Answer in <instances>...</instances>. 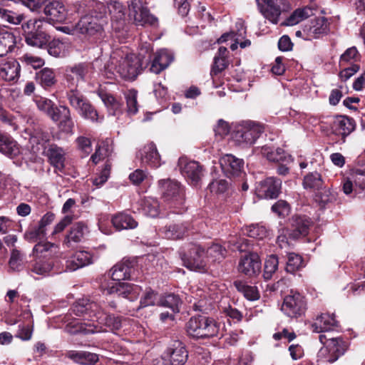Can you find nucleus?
I'll return each instance as SVG.
<instances>
[{
  "label": "nucleus",
  "mask_w": 365,
  "mask_h": 365,
  "mask_svg": "<svg viewBox=\"0 0 365 365\" xmlns=\"http://www.w3.org/2000/svg\"><path fill=\"white\" fill-rule=\"evenodd\" d=\"M73 312L78 317L83 316V321L74 320L68 323L65 329L71 334H85L104 332L108 330L115 331L121 327L119 317L107 314L96 302L88 299H81L72 307Z\"/></svg>",
  "instance_id": "f257e3e1"
},
{
  "label": "nucleus",
  "mask_w": 365,
  "mask_h": 365,
  "mask_svg": "<svg viewBox=\"0 0 365 365\" xmlns=\"http://www.w3.org/2000/svg\"><path fill=\"white\" fill-rule=\"evenodd\" d=\"M133 260L123 259L114 265L110 270L111 279H105L101 282V288L104 294H116L118 297L128 299L130 301L136 298L138 290L137 286L128 283L120 282L122 280L133 279Z\"/></svg>",
  "instance_id": "f03ea898"
},
{
  "label": "nucleus",
  "mask_w": 365,
  "mask_h": 365,
  "mask_svg": "<svg viewBox=\"0 0 365 365\" xmlns=\"http://www.w3.org/2000/svg\"><path fill=\"white\" fill-rule=\"evenodd\" d=\"M88 73V66L79 63L66 69V80L69 89L68 98L71 105L81 114H92L96 112L94 108L87 101L77 88L84 83Z\"/></svg>",
  "instance_id": "7ed1b4c3"
},
{
  "label": "nucleus",
  "mask_w": 365,
  "mask_h": 365,
  "mask_svg": "<svg viewBox=\"0 0 365 365\" xmlns=\"http://www.w3.org/2000/svg\"><path fill=\"white\" fill-rule=\"evenodd\" d=\"M186 331L196 339L221 338L226 331L225 323L204 315L192 317L186 324Z\"/></svg>",
  "instance_id": "20e7f679"
},
{
  "label": "nucleus",
  "mask_w": 365,
  "mask_h": 365,
  "mask_svg": "<svg viewBox=\"0 0 365 365\" xmlns=\"http://www.w3.org/2000/svg\"><path fill=\"white\" fill-rule=\"evenodd\" d=\"M111 63L114 69L125 79L134 80L141 66L135 54L130 53L127 48L116 49L111 55Z\"/></svg>",
  "instance_id": "39448f33"
},
{
  "label": "nucleus",
  "mask_w": 365,
  "mask_h": 365,
  "mask_svg": "<svg viewBox=\"0 0 365 365\" xmlns=\"http://www.w3.org/2000/svg\"><path fill=\"white\" fill-rule=\"evenodd\" d=\"M44 17L33 18L21 24L22 34L29 46L43 48L50 41V36L46 31Z\"/></svg>",
  "instance_id": "423d86ee"
},
{
  "label": "nucleus",
  "mask_w": 365,
  "mask_h": 365,
  "mask_svg": "<svg viewBox=\"0 0 365 365\" xmlns=\"http://www.w3.org/2000/svg\"><path fill=\"white\" fill-rule=\"evenodd\" d=\"M264 125L257 121H242L235 126L232 138L242 148L252 146L264 132Z\"/></svg>",
  "instance_id": "0eeeda50"
},
{
  "label": "nucleus",
  "mask_w": 365,
  "mask_h": 365,
  "mask_svg": "<svg viewBox=\"0 0 365 365\" xmlns=\"http://www.w3.org/2000/svg\"><path fill=\"white\" fill-rule=\"evenodd\" d=\"M188 358L185 345L180 341H173L164 351L160 359H155L153 365H184Z\"/></svg>",
  "instance_id": "6e6552de"
},
{
  "label": "nucleus",
  "mask_w": 365,
  "mask_h": 365,
  "mask_svg": "<svg viewBox=\"0 0 365 365\" xmlns=\"http://www.w3.org/2000/svg\"><path fill=\"white\" fill-rule=\"evenodd\" d=\"M183 264L190 270L205 272L207 269V261L205 250L198 245H190L187 252L181 254Z\"/></svg>",
  "instance_id": "1a4fd4ad"
},
{
  "label": "nucleus",
  "mask_w": 365,
  "mask_h": 365,
  "mask_svg": "<svg viewBox=\"0 0 365 365\" xmlns=\"http://www.w3.org/2000/svg\"><path fill=\"white\" fill-rule=\"evenodd\" d=\"M158 186L164 200L170 204V207H176L182 204L184 191L177 180L170 178L160 180Z\"/></svg>",
  "instance_id": "9d476101"
},
{
  "label": "nucleus",
  "mask_w": 365,
  "mask_h": 365,
  "mask_svg": "<svg viewBox=\"0 0 365 365\" xmlns=\"http://www.w3.org/2000/svg\"><path fill=\"white\" fill-rule=\"evenodd\" d=\"M259 12L273 24H277L282 12L289 9L286 0H256Z\"/></svg>",
  "instance_id": "9b49d317"
},
{
  "label": "nucleus",
  "mask_w": 365,
  "mask_h": 365,
  "mask_svg": "<svg viewBox=\"0 0 365 365\" xmlns=\"http://www.w3.org/2000/svg\"><path fill=\"white\" fill-rule=\"evenodd\" d=\"M106 19L103 14L96 15L95 11H92L81 18L76 25V30L85 35L93 36L103 30V25Z\"/></svg>",
  "instance_id": "f8f14e48"
},
{
  "label": "nucleus",
  "mask_w": 365,
  "mask_h": 365,
  "mask_svg": "<svg viewBox=\"0 0 365 365\" xmlns=\"http://www.w3.org/2000/svg\"><path fill=\"white\" fill-rule=\"evenodd\" d=\"M282 312L289 317L297 318L304 314L306 302L299 292H293L286 296L281 307Z\"/></svg>",
  "instance_id": "ddd939ff"
},
{
  "label": "nucleus",
  "mask_w": 365,
  "mask_h": 365,
  "mask_svg": "<svg viewBox=\"0 0 365 365\" xmlns=\"http://www.w3.org/2000/svg\"><path fill=\"white\" fill-rule=\"evenodd\" d=\"M178 166L182 175L192 185H197L203 176L202 167L197 161L182 157L178 160Z\"/></svg>",
  "instance_id": "4468645a"
},
{
  "label": "nucleus",
  "mask_w": 365,
  "mask_h": 365,
  "mask_svg": "<svg viewBox=\"0 0 365 365\" xmlns=\"http://www.w3.org/2000/svg\"><path fill=\"white\" fill-rule=\"evenodd\" d=\"M282 180L275 177H269L260 181L256 187L258 197L264 199H274L281 192Z\"/></svg>",
  "instance_id": "2eb2a0df"
},
{
  "label": "nucleus",
  "mask_w": 365,
  "mask_h": 365,
  "mask_svg": "<svg viewBox=\"0 0 365 365\" xmlns=\"http://www.w3.org/2000/svg\"><path fill=\"white\" fill-rule=\"evenodd\" d=\"M238 271L248 277H255L261 272L262 263L259 256L250 252L242 256L238 263Z\"/></svg>",
  "instance_id": "dca6fc26"
},
{
  "label": "nucleus",
  "mask_w": 365,
  "mask_h": 365,
  "mask_svg": "<svg viewBox=\"0 0 365 365\" xmlns=\"http://www.w3.org/2000/svg\"><path fill=\"white\" fill-rule=\"evenodd\" d=\"M222 172L228 178L240 176L244 172V160L232 154H226L220 158Z\"/></svg>",
  "instance_id": "f3484780"
},
{
  "label": "nucleus",
  "mask_w": 365,
  "mask_h": 365,
  "mask_svg": "<svg viewBox=\"0 0 365 365\" xmlns=\"http://www.w3.org/2000/svg\"><path fill=\"white\" fill-rule=\"evenodd\" d=\"M46 22H64L67 19L68 11L64 4L59 1H52L43 6Z\"/></svg>",
  "instance_id": "a211bd4d"
},
{
  "label": "nucleus",
  "mask_w": 365,
  "mask_h": 365,
  "mask_svg": "<svg viewBox=\"0 0 365 365\" xmlns=\"http://www.w3.org/2000/svg\"><path fill=\"white\" fill-rule=\"evenodd\" d=\"M138 156L143 165L156 168L161 165L160 156L153 143L145 145L139 150Z\"/></svg>",
  "instance_id": "6ab92c4d"
},
{
  "label": "nucleus",
  "mask_w": 365,
  "mask_h": 365,
  "mask_svg": "<svg viewBox=\"0 0 365 365\" xmlns=\"http://www.w3.org/2000/svg\"><path fill=\"white\" fill-rule=\"evenodd\" d=\"M130 14L133 16L134 21L137 25L143 26L148 23L152 24L150 15L146 7L142 6L140 0H131L128 4Z\"/></svg>",
  "instance_id": "aec40b11"
},
{
  "label": "nucleus",
  "mask_w": 365,
  "mask_h": 365,
  "mask_svg": "<svg viewBox=\"0 0 365 365\" xmlns=\"http://www.w3.org/2000/svg\"><path fill=\"white\" fill-rule=\"evenodd\" d=\"M262 155L269 161L274 163H291L293 161L292 157L280 148H273L268 145L258 148Z\"/></svg>",
  "instance_id": "412c9836"
},
{
  "label": "nucleus",
  "mask_w": 365,
  "mask_h": 365,
  "mask_svg": "<svg viewBox=\"0 0 365 365\" xmlns=\"http://www.w3.org/2000/svg\"><path fill=\"white\" fill-rule=\"evenodd\" d=\"M94 261V256L88 251H77L66 261V269L71 272L88 266Z\"/></svg>",
  "instance_id": "4be33fe9"
},
{
  "label": "nucleus",
  "mask_w": 365,
  "mask_h": 365,
  "mask_svg": "<svg viewBox=\"0 0 365 365\" xmlns=\"http://www.w3.org/2000/svg\"><path fill=\"white\" fill-rule=\"evenodd\" d=\"M88 233L87 225L83 222L74 223L66 235L64 245L67 247H73L74 244L81 242Z\"/></svg>",
  "instance_id": "5701e85b"
},
{
  "label": "nucleus",
  "mask_w": 365,
  "mask_h": 365,
  "mask_svg": "<svg viewBox=\"0 0 365 365\" xmlns=\"http://www.w3.org/2000/svg\"><path fill=\"white\" fill-rule=\"evenodd\" d=\"M303 31L307 34V38H318L327 34L329 31V23L324 17L315 19L311 21L309 26H305Z\"/></svg>",
  "instance_id": "b1692460"
},
{
  "label": "nucleus",
  "mask_w": 365,
  "mask_h": 365,
  "mask_svg": "<svg viewBox=\"0 0 365 365\" xmlns=\"http://www.w3.org/2000/svg\"><path fill=\"white\" fill-rule=\"evenodd\" d=\"M355 128V120L348 115H336L333 125L334 133L344 139L352 133Z\"/></svg>",
  "instance_id": "393cba45"
},
{
  "label": "nucleus",
  "mask_w": 365,
  "mask_h": 365,
  "mask_svg": "<svg viewBox=\"0 0 365 365\" xmlns=\"http://www.w3.org/2000/svg\"><path fill=\"white\" fill-rule=\"evenodd\" d=\"M20 64L15 59L0 63V78L6 81H16L20 76Z\"/></svg>",
  "instance_id": "a878e982"
},
{
  "label": "nucleus",
  "mask_w": 365,
  "mask_h": 365,
  "mask_svg": "<svg viewBox=\"0 0 365 365\" xmlns=\"http://www.w3.org/2000/svg\"><path fill=\"white\" fill-rule=\"evenodd\" d=\"M66 356L81 365H95L99 360L98 354L84 351L71 350Z\"/></svg>",
  "instance_id": "bb28decb"
},
{
  "label": "nucleus",
  "mask_w": 365,
  "mask_h": 365,
  "mask_svg": "<svg viewBox=\"0 0 365 365\" xmlns=\"http://www.w3.org/2000/svg\"><path fill=\"white\" fill-rule=\"evenodd\" d=\"M338 326V322L334 316L329 314H322L317 317L315 322L312 324L313 331L321 333L333 330Z\"/></svg>",
  "instance_id": "cd10ccee"
},
{
  "label": "nucleus",
  "mask_w": 365,
  "mask_h": 365,
  "mask_svg": "<svg viewBox=\"0 0 365 365\" xmlns=\"http://www.w3.org/2000/svg\"><path fill=\"white\" fill-rule=\"evenodd\" d=\"M0 152L12 158L20 153V147L10 135L0 133Z\"/></svg>",
  "instance_id": "c85d7f7f"
},
{
  "label": "nucleus",
  "mask_w": 365,
  "mask_h": 365,
  "mask_svg": "<svg viewBox=\"0 0 365 365\" xmlns=\"http://www.w3.org/2000/svg\"><path fill=\"white\" fill-rule=\"evenodd\" d=\"M228 54L229 51L226 47L220 46L219 48L217 54L214 57L210 71L212 76H217L227 68L229 65Z\"/></svg>",
  "instance_id": "c756f323"
},
{
  "label": "nucleus",
  "mask_w": 365,
  "mask_h": 365,
  "mask_svg": "<svg viewBox=\"0 0 365 365\" xmlns=\"http://www.w3.org/2000/svg\"><path fill=\"white\" fill-rule=\"evenodd\" d=\"M192 297L193 302L190 299V302L193 304V309L195 311L207 312L210 309L212 300L210 297L206 295L204 289H197Z\"/></svg>",
  "instance_id": "7c9ffc66"
},
{
  "label": "nucleus",
  "mask_w": 365,
  "mask_h": 365,
  "mask_svg": "<svg viewBox=\"0 0 365 365\" xmlns=\"http://www.w3.org/2000/svg\"><path fill=\"white\" fill-rule=\"evenodd\" d=\"M113 227L118 231L123 230L134 229L137 227L138 222L130 215L125 212H119L111 218Z\"/></svg>",
  "instance_id": "2f4dec72"
},
{
  "label": "nucleus",
  "mask_w": 365,
  "mask_h": 365,
  "mask_svg": "<svg viewBox=\"0 0 365 365\" xmlns=\"http://www.w3.org/2000/svg\"><path fill=\"white\" fill-rule=\"evenodd\" d=\"M35 103L40 111L47 114H64L68 112L66 106L58 107L53 101L46 98L37 97Z\"/></svg>",
  "instance_id": "473e14b6"
},
{
  "label": "nucleus",
  "mask_w": 365,
  "mask_h": 365,
  "mask_svg": "<svg viewBox=\"0 0 365 365\" xmlns=\"http://www.w3.org/2000/svg\"><path fill=\"white\" fill-rule=\"evenodd\" d=\"M46 155L51 164L58 170L64 168V152L61 148L51 145L46 151Z\"/></svg>",
  "instance_id": "72a5a7b5"
},
{
  "label": "nucleus",
  "mask_w": 365,
  "mask_h": 365,
  "mask_svg": "<svg viewBox=\"0 0 365 365\" xmlns=\"http://www.w3.org/2000/svg\"><path fill=\"white\" fill-rule=\"evenodd\" d=\"M16 44L14 35L0 27V56L12 51Z\"/></svg>",
  "instance_id": "f704fd0d"
},
{
  "label": "nucleus",
  "mask_w": 365,
  "mask_h": 365,
  "mask_svg": "<svg viewBox=\"0 0 365 365\" xmlns=\"http://www.w3.org/2000/svg\"><path fill=\"white\" fill-rule=\"evenodd\" d=\"M328 341L327 347L329 352L333 355V357L330 358L328 361L332 363L344 354L346 349V345L341 337L330 338Z\"/></svg>",
  "instance_id": "c9c22d12"
},
{
  "label": "nucleus",
  "mask_w": 365,
  "mask_h": 365,
  "mask_svg": "<svg viewBox=\"0 0 365 365\" xmlns=\"http://www.w3.org/2000/svg\"><path fill=\"white\" fill-rule=\"evenodd\" d=\"M53 267L52 259L44 256L35 260L31 268V272L38 275L47 276L50 274Z\"/></svg>",
  "instance_id": "e433bc0d"
},
{
  "label": "nucleus",
  "mask_w": 365,
  "mask_h": 365,
  "mask_svg": "<svg viewBox=\"0 0 365 365\" xmlns=\"http://www.w3.org/2000/svg\"><path fill=\"white\" fill-rule=\"evenodd\" d=\"M237 290L242 293L244 297L250 301L259 299L260 294L256 286L250 285L244 281L237 280L234 282Z\"/></svg>",
  "instance_id": "4c0bfd02"
},
{
  "label": "nucleus",
  "mask_w": 365,
  "mask_h": 365,
  "mask_svg": "<svg viewBox=\"0 0 365 365\" xmlns=\"http://www.w3.org/2000/svg\"><path fill=\"white\" fill-rule=\"evenodd\" d=\"M302 185L304 189L316 192L323 188L324 181L319 173L312 172L304 176Z\"/></svg>",
  "instance_id": "58836bf2"
},
{
  "label": "nucleus",
  "mask_w": 365,
  "mask_h": 365,
  "mask_svg": "<svg viewBox=\"0 0 365 365\" xmlns=\"http://www.w3.org/2000/svg\"><path fill=\"white\" fill-rule=\"evenodd\" d=\"M126 101L127 112L130 114H135L140 112L142 105L138 102V92L135 89L128 90L124 93Z\"/></svg>",
  "instance_id": "ea45409f"
},
{
  "label": "nucleus",
  "mask_w": 365,
  "mask_h": 365,
  "mask_svg": "<svg viewBox=\"0 0 365 365\" xmlns=\"http://www.w3.org/2000/svg\"><path fill=\"white\" fill-rule=\"evenodd\" d=\"M36 81L44 88L51 87L56 83V75L53 70L44 68L36 73Z\"/></svg>",
  "instance_id": "a19ab883"
},
{
  "label": "nucleus",
  "mask_w": 365,
  "mask_h": 365,
  "mask_svg": "<svg viewBox=\"0 0 365 365\" xmlns=\"http://www.w3.org/2000/svg\"><path fill=\"white\" fill-rule=\"evenodd\" d=\"M161 232L164 235L165 237L168 239L177 240L183 237L186 232V228L181 223H174L165 225L162 228Z\"/></svg>",
  "instance_id": "79ce46f5"
},
{
  "label": "nucleus",
  "mask_w": 365,
  "mask_h": 365,
  "mask_svg": "<svg viewBox=\"0 0 365 365\" xmlns=\"http://www.w3.org/2000/svg\"><path fill=\"white\" fill-rule=\"evenodd\" d=\"M226 250L219 244H212L205 252L207 262L222 261L226 255Z\"/></svg>",
  "instance_id": "37998d69"
},
{
  "label": "nucleus",
  "mask_w": 365,
  "mask_h": 365,
  "mask_svg": "<svg viewBox=\"0 0 365 365\" xmlns=\"http://www.w3.org/2000/svg\"><path fill=\"white\" fill-rule=\"evenodd\" d=\"M111 21L121 26L125 19V7L122 3L115 1L108 7Z\"/></svg>",
  "instance_id": "c03bdc74"
},
{
  "label": "nucleus",
  "mask_w": 365,
  "mask_h": 365,
  "mask_svg": "<svg viewBox=\"0 0 365 365\" xmlns=\"http://www.w3.org/2000/svg\"><path fill=\"white\" fill-rule=\"evenodd\" d=\"M111 140L106 139L103 141L102 144L98 145L94 154L91 157V160L94 164H97L100 160L108 157L112 153V148L110 146Z\"/></svg>",
  "instance_id": "a18cd8bd"
},
{
  "label": "nucleus",
  "mask_w": 365,
  "mask_h": 365,
  "mask_svg": "<svg viewBox=\"0 0 365 365\" xmlns=\"http://www.w3.org/2000/svg\"><path fill=\"white\" fill-rule=\"evenodd\" d=\"M311 220L306 216H297L294 220V234L293 237H297L299 235H306L311 225Z\"/></svg>",
  "instance_id": "49530a36"
},
{
  "label": "nucleus",
  "mask_w": 365,
  "mask_h": 365,
  "mask_svg": "<svg viewBox=\"0 0 365 365\" xmlns=\"http://www.w3.org/2000/svg\"><path fill=\"white\" fill-rule=\"evenodd\" d=\"M143 212L150 217H156L160 213V208L158 200L153 197H147L143 204Z\"/></svg>",
  "instance_id": "de8ad7c7"
},
{
  "label": "nucleus",
  "mask_w": 365,
  "mask_h": 365,
  "mask_svg": "<svg viewBox=\"0 0 365 365\" xmlns=\"http://www.w3.org/2000/svg\"><path fill=\"white\" fill-rule=\"evenodd\" d=\"M279 259L277 255H271L268 256L264 262L263 278L265 280H269L278 269Z\"/></svg>",
  "instance_id": "09e8293b"
},
{
  "label": "nucleus",
  "mask_w": 365,
  "mask_h": 365,
  "mask_svg": "<svg viewBox=\"0 0 365 365\" xmlns=\"http://www.w3.org/2000/svg\"><path fill=\"white\" fill-rule=\"evenodd\" d=\"M313 14V11L309 7L296 9L287 19V25L293 26L307 19Z\"/></svg>",
  "instance_id": "8fccbe9b"
},
{
  "label": "nucleus",
  "mask_w": 365,
  "mask_h": 365,
  "mask_svg": "<svg viewBox=\"0 0 365 365\" xmlns=\"http://www.w3.org/2000/svg\"><path fill=\"white\" fill-rule=\"evenodd\" d=\"M245 232L246 234L252 238L257 240H263L269 235V230L267 228L260 224H253L246 227Z\"/></svg>",
  "instance_id": "3c124183"
},
{
  "label": "nucleus",
  "mask_w": 365,
  "mask_h": 365,
  "mask_svg": "<svg viewBox=\"0 0 365 365\" xmlns=\"http://www.w3.org/2000/svg\"><path fill=\"white\" fill-rule=\"evenodd\" d=\"M181 300L178 295L170 294L160 299L159 306L170 308L173 313L180 312Z\"/></svg>",
  "instance_id": "603ef678"
},
{
  "label": "nucleus",
  "mask_w": 365,
  "mask_h": 365,
  "mask_svg": "<svg viewBox=\"0 0 365 365\" xmlns=\"http://www.w3.org/2000/svg\"><path fill=\"white\" fill-rule=\"evenodd\" d=\"M0 18L6 22L18 25L24 19V15L5 9H0Z\"/></svg>",
  "instance_id": "864d4df0"
},
{
  "label": "nucleus",
  "mask_w": 365,
  "mask_h": 365,
  "mask_svg": "<svg viewBox=\"0 0 365 365\" xmlns=\"http://www.w3.org/2000/svg\"><path fill=\"white\" fill-rule=\"evenodd\" d=\"M303 267L302 257L295 253H289L286 264V271L289 273H294L299 268Z\"/></svg>",
  "instance_id": "5fc2aeb1"
},
{
  "label": "nucleus",
  "mask_w": 365,
  "mask_h": 365,
  "mask_svg": "<svg viewBox=\"0 0 365 365\" xmlns=\"http://www.w3.org/2000/svg\"><path fill=\"white\" fill-rule=\"evenodd\" d=\"M159 297L157 292L149 289L146 290L140 299V306L138 309L144 308L148 306L159 305Z\"/></svg>",
  "instance_id": "6e6d98bb"
},
{
  "label": "nucleus",
  "mask_w": 365,
  "mask_h": 365,
  "mask_svg": "<svg viewBox=\"0 0 365 365\" xmlns=\"http://www.w3.org/2000/svg\"><path fill=\"white\" fill-rule=\"evenodd\" d=\"M53 121H59L58 128L64 133H71L73 127V123L69 115H51Z\"/></svg>",
  "instance_id": "4d7b16f0"
},
{
  "label": "nucleus",
  "mask_w": 365,
  "mask_h": 365,
  "mask_svg": "<svg viewBox=\"0 0 365 365\" xmlns=\"http://www.w3.org/2000/svg\"><path fill=\"white\" fill-rule=\"evenodd\" d=\"M98 95L107 108L113 110H115L119 108L120 103L110 93L100 90L98 91Z\"/></svg>",
  "instance_id": "13d9d810"
},
{
  "label": "nucleus",
  "mask_w": 365,
  "mask_h": 365,
  "mask_svg": "<svg viewBox=\"0 0 365 365\" xmlns=\"http://www.w3.org/2000/svg\"><path fill=\"white\" fill-rule=\"evenodd\" d=\"M22 63L31 66L34 68H39L44 64V60L30 53H25L19 58Z\"/></svg>",
  "instance_id": "bf43d9fd"
},
{
  "label": "nucleus",
  "mask_w": 365,
  "mask_h": 365,
  "mask_svg": "<svg viewBox=\"0 0 365 365\" xmlns=\"http://www.w3.org/2000/svg\"><path fill=\"white\" fill-rule=\"evenodd\" d=\"M111 168V164L108 160L106 163L104 168L101 171L99 175L93 178V183L97 187L103 185L108 179Z\"/></svg>",
  "instance_id": "052dcab7"
},
{
  "label": "nucleus",
  "mask_w": 365,
  "mask_h": 365,
  "mask_svg": "<svg viewBox=\"0 0 365 365\" xmlns=\"http://www.w3.org/2000/svg\"><path fill=\"white\" fill-rule=\"evenodd\" d=\"M155 57L158 60L163 70L165 69L173 60V54L166 49H162L155 53Z\"/></svg>",
  "instance_id": "680f3d73"
},
{
  "label": "nucleus",
  "mask_w": 365,
  "mask_h": 365,
  "mask_svg": "<svg viewBox=\"0 0 365 365\" xmlns=\"http://www.w3.org/2000/svg\"><path fill=\"white\" fill-rule=\"evenodd\" d=\"M211 192L215 194L224 193L228 189V182L225 180H215L209 185Z\"/></svg>",
  "instance_id": "e2e57ef3"
},
{
  "label": "nucleus",
  "mask_w": 365,
  "mask_h": 365,
  "mask_svg": "<svg viewBox=\"0 0 365 365\" xmlns=\"http://www.w3.org/2000/svg\"><path fill=\"white\" fill-rule=\"evenodd\" d=\"M33 334V325L28 324L27 325L19 324V330L16 334V337L21 339L23 341H28L31 339Z\"/></svg>",
  "instance_id": "0e129e2a"
},
{
  "label": "nucleus",
  "mask_w": 365,
  "mask_h": 365,
  "mask_svg": "<svg viewBox=\"0 0 365 365\" xmlns=\"http://www.w3.org/2000/svg\"><path fill=\"white\" fill-rule=\"evenodd\" d=\"M10 269L14 271L19 270L22 264L21 255L17 250H13L9 261Z\"/></svg>",
  "instance_id": "69168bd1"
},
{
  "label": "nucleus",
  "mask_w": 365,
  "mask_h": 365,
  "mask_svg": "<svg viewBox=\"0 0 365 365\" xmlns=\"http://www.w3.org/2000/svg\"><path fill=\"white\" fill-rule=\"evenodd\" d=\"M289 205L284 200H278L272 207V210L279 216L284 217L289 212Z\"/></svg>",
  "instance_id": "338daca9"
},
{
  "label": "nucleus",
  "mask_w": 365,
  "mask_h": 365,
  "mask_svg": "<svg viewBox=\"0 0 365 365\" xmlns=\"http://www.w3.org/2000/svg\"><path fill=\"white\" fill-rule=\"evenodd\" d=\"M48 53L55 57L60 56L63 48V43L61 41L56 39L51 41V42L48 41Z\"/></svg>",
  "instance_id": "774afa93"
}]
</instances>
